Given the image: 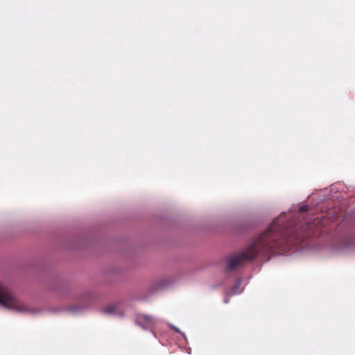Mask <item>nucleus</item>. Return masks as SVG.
<instances>
[{"instance_id":"nucleus-1","label":"nucleus","mask_w":355,"mask_h":355,"mask_svg":"<svg viewBox=\"0 0 355 355\" xmlns=\"http://www.w3.org/2000/svg\"><path fill=\"white\" fill-rule=\"evenodd\" d=\"M293 236L284 225V218H275L268 229L252 241L245 250L227 259L226 271H232L257 256L269 257L275 249L286 250L296 243Z\"/></svg>"},{"instance_id":"nucleus-2","label":"nucleus","mask_w":355,"mask_h":355,"mask_svg":"<svg viewBox=\"0 0 355 355\" xmlns=\"http://www.w3.org/2000/svg\"><path fill=\"white\" fill-rule=\"evenodd\" d=\"M1 306L15 311H23L24 306L14 296L10 290L1 285Z\"/></svg>"},{"instance_id":"nucleus-3","label":"nucleus","mask_w":355,"mask_h":355,"mask_svg":"<svg viewBox=\"0 0 355 355\" xmlns=\"http://www.w3.org/2000/svg\"><path fill=\"white\" fill-rule=\"evenodd\" d=\"M156 322V320L153 317L145 314L139 315L136 318V323L146 330L152 331L155 328Z\"/></svg>"},{"instance_id":"nucleus-4","label":"nucleus","mask_w":355,"mask_h":355,"mask_svg":"<svg viewBox=\"0 0 355 355\" xmlns=\"http://www.w3.org/2000/svg\"><path fill=\"white\" fill-rule=\"evenodd\" d=\"M119 304H110L104 309V312L107 314H116L118 313Z\"/></svg>"},{"instance_id":"nucleus-5","label":"nucleus","mask_w":355,"mask_h":355,"mask_svg":"<svg viewBox=\"0 0 355 355\" xmlns=\"http://www.w3.org/2000/svg\"><path fill=\"white\" fill-rule=\"evenodd\" d=\"M307 209H308V207H307V206H302V207H300V211L301 212H304V211H306Z\"/></svg>"}]
</instances>
